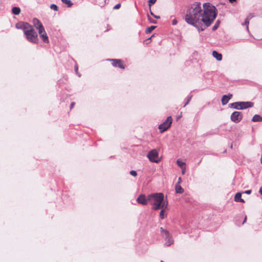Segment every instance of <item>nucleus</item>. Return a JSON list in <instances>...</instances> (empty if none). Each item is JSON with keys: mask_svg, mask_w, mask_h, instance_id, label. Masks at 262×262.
<instances>
[{"mask_svg": "<svg viewBox=\"0 0 262 262\" xmlns=\"http://www.w3.org/2000/svg\"><path fill=\"white\" fill-rule=\"evenodd\" d=\"M156 28V26H151L150 27L147 28L146 29L145 32L147 34L150 33L155 28Z\"/></svg>", "mask_w": 262, "mask_h": 262, "instance_id": "obj_21", "label": "nucleus"}, {"mask_svg": "<svg viewBox=\"0 0 262 262\" xmlns=\"http://www.w3.org/2000/svg\"><path fill=\"white\" fill-rule=\"evenodd\" d=\"M249 20L247 19L246 18L245 19L244 23H242V26H246V30L248 32H249Z\"/></svg>", "mask_w": 262, "mask_h": 262, "instance_id": "obj_22", "label": "nucleus"}, {"mask_svg": "<svg viewBox=\"0 0 262 262\" xmlns=\"http://www.w3.org/2000/svg\"><path fill=\"white\" fill-rule=\"evenodd\" d=\"M230 119L233 122L238 123L243 119V114L242 112L235 111L231 115Z\"/></svg>", "mask_w": 262, "mask_h": 262, "instance_id": "obj_8", "label": "nucleus"}, {"mask_svg": "<svg viewBox=\"0 0 262 262\" xmlns=\"http://www.w3.org/2000/svg\"><path fill=\"white\" fill-rule=\"evenodd\" d=\"M75 104V103L74 102H72L71 103V105H70V109L71 110L74 106Z\"/></svg>", "mask_w": 262, "mask_h": 262, "instance_id": "obj_37", "label": "nucleus"}, {"mask_svg": "<svg viewBox=\"0 0 262 262\" xmlns=\"http://www.w3.org/2000/svg\"><path fill=\"white\" fill-rule=\"evenodd\" d=\"M121 7V4H118L117 5H116L114 7V9H118L119 8H120Z\"/></svg>", "mask_w": 262, "mask_h": 262, "instance_id": "obj_35", "label": "nucleus"}, {"mask_svg": "<svg viewBox=\"0 0 262 262\" xmlns=\"http://www.w3.org/2000/svg\"><path fill=\"white\" fill-rule=\"evenodd\" d=\"M112 61V65L115 67H118L120 69H124V66L122 64L121 60L120 59H111Z\"/></svg>", "mask_w": 262, "mask_h": 262, "instance_id": "obj_12", "label": "nucleus"}, {"mask_svg": "<svg viewBox=\"0 0 262 262\" xmlns=\"http://www.w3.org/2000/svg\"><path fill=\"white\" fill-rule=\"evenodd\" d=\"M177 163L179 166L180 167H183L184 165H185V163L180 161V160H178L177 161Z\"/></svg>", "mask_w": 262, "mask_h": 262, "instance_id": "obj_26", "label": "nucleus"}, {"mask_svg": "<svg viewBox=\"0 0 262 262\" xmlns=\"http://www.w3.org/2000/svg\"><path fill=\"white\" fill-rule=\"evenodd\" d=\"M181 182H182L181 178L180 177V178H179L178 181L176 184L180 185V183H181Z\"/></svg>", "mask_w": 262, "mask_h": 262, "instance_id": "obj_39", "label": "nucleus"}, {"mask_svg": "<svg viewBox=\"0 0 262 262\" xmlns=\"http://www.w3.org/2000/svg\"><path fill=\"white\" fill-rule=\"evenodd\" d=\"M252 190H248L244 192L245 193L247 194H250L251 193Z\"/></svg>", "mask_w": 262, "mask_h": 262, "instance_id": "obj_36", "label": "nucleus"}, {"mask_svg": "<svg viewBox=\"0 0 262 262\" xmlns=\"http://www.w3.org/2000/svg\"><path fill=\"white\" fill-rule=\"evenodd\" d=\"M150 38H151V37H149V38H148L147 39H146V41H147V40H148L150 39Z\"/></svg>", "mask_w": 262, "mask_h": 262, "instance_id": "obj_44", "label": "nucleus"}, {"mask_svg": "<svg viewBox=\"0 0 262 262\" xmlns=\"http://www.w3.org/2000/svg\"><path fill=\"white\" fill-rule=\"evenodd\" d=\"M150 14L153 16L155 18H157V19H159L160 18V17L159 16H157V15H156L155 14H154V13L151 11L150 10Z\"/></svg>", "mask_w": 262, "mask_h": 262, "instance_id": "obj_34", "label": "nucleus"}, {"mask_svg": "<svg viewBox=\"0 0 262 262\" xmlns=\"http://www.w3.org/2000/svg\"><path fill=\"white\" fill-rule=\"evenodd\" d=\"M172 119L171 116L167 118L166 120L162 124L159 125V129L161 133H163L168 129L171 126Z\"/></svg>", "mask_w": 262, "mask_h": 262, "instance_id": "obj_7", "label": "nucleus"}, {"mask_svg": "<svg viewBox=\"0 0 262 262\" xmlns=\"http://www.w3.org/2000/svg\"><path fill=\"white\" fill-rule=\"evenodd\" d=\"M236 0H229V1L230 2V3H233V2H235Z\"/></svg>", "mask_w": 262, "mask_h": 262, "instance_id": "obj_43", "label": "nucleus"}, {"mask_svg": "<svg viewBox=\"0 0 262 262\" xmlns=\"http://www.w3.org/2000/svg\"><path fill=\"white\" fill-rule=\"evenodd\" d=\"M242 194L240 192H237L236 193L235 197H234V200L236 202H242L244 203L245 201L241 198Z\"/></svg>", "mask_w": 262, "mask_h": 262, "instance_id": "obj_16", "label": "nucleus"}, {"mask_svg": "<svg viewBox=\"0 0 262 262\" xmlns=\"http://www.w3.org/2000/svg\"><path fill=\"white\" fill-rule=\"evenodd\" d=\"M217 14L216 8L210 3L203 4L202 8L201 3L195 2L188 6L184 19L188 24L193 26L200 32L212 24Z\"/></svg>", "mask_w": 262, "mask_h": 262, "instance_id": "obj_1", "label": "nucleus"}, {"mask_svg": "<svg viewBox=\"0 0 262 262\" xmlns=\"http://www.w3.org/2000/svg\"><path fill=\"white\" fill-rule=\"evenodd\" d=\"M136 201L138 203L143 205H146L147 204V202H149L147 200V198H146L145 194H141L137 198Z\"/></svg>", "mask_w": 262, "mask_h": 262, "instance_id": "obj_9", "label": "nucleus"}, {"mask_svg": "<svg viewBox=\"0 0 262 262\" xmlns=\"http://www.w3.org/2000/svg\"><path fill=\"white\" fill-rule=\"evenodd\" d=\"M38 33L39 34V36L43 42L45 43H48L49 42V39L48 37L47 36V34L45 31V28H42V29H39Z\"/></svg>", "mask_w": 262, "mask_h": 262, "instance_id": "obj_10", "label": "nucleus"}, {"mask_svg": "<svg viewBox=\"0 0 262 262\" xmlns=\"http://www.w3.org/2000/svg\"><path fill=\"white\" fill-rule=\"evenodd\" d=\"M30 26L31 25L27 23L19 22L16 24V28L17 29L23 30L24 31V33H25V31L28 29Z\"/></svg>", "mask_w": 262, "mask_h": 262, "instance_id": "obj_11", "label": "nucleus"}, {"mask_svg": "<svg viewBox=\"0 0 262 262\" xmlns=\"http://www.w3.org/2000/svg\"><path fill=\"white\" fill-rule=\"evenodd\" d=\"M75 71L77 74H78V66H75L74 67Z\"/></svg>", "mask_w": 262, "mask_h": 262, "instance_id": "obj_40", "label": "nucleus"}, {"mask_svg": "<svg viewBox=\"0 0 262 262\" xmlns=\"http://www.w3.org/2000/svg\"><path fill=\"white\" fill-rule=\"evenodd\" d=\"M220 24V21L219 20H217L214 25L212 27V30L213 31L216 30L219 28Z\"/></svg>", "mask_w": 262, "mask_h": 262, "instance_id": "obj_23", "label": "nucleus"}, {"mask_svg": "<svg viewBox=\"0 0 262 262\" xmlns=\"http://www.w3.org/2000/svg\"><path fill=\"white\" fill-rule=\"evenodd\" d=\"M50 8L54 11H58V7L55 4H51L50 5Z\"/></svg>", "mask_w": 262, "mask_h": 262, "instance_id": "obj_27", "label": "nucleus"}, {"mask_svg": "<svg viewBox=\"0 0 262 262\" xmlns=\"http://www.w3.org/2000/svg\"><path fill=\"white\" fill-rule=\"evenodd\" d=\"M246 220H247V216H246L245 217L244 220V221L243 222V224H244L246 222Z\"/></svg>", "mask_w": 262, "mask_h": 262, "instance_id": "obj_42", "label": "nucleus"}, {"mask_svg": "<svg viewBox=\"0 0 262 262\" xmlns=\"http://www.w3.org/2000/svg\"><path fill=\"white\" fill-rule=\"evenodd\" d=\"M177 20L176 19H173L172 21V24L173 25H176L177 24Z\"/></svg>", "mask_w": 262, "mask_h": 262, "instance_id": "obj_38", "label": "nucleus"}, {"mask_svg": "<svg viewBox=\"0 0 262 262\" xmlns=\"http://www.w3.org/2000/svg\"><path fill=\"white\" fill-rule=\"evenodd\" d=\"M252 121L253 122H261L262 121V117L259 115H255L252 119Z\"/></svg>", "mask_w": 262, "mask_h": 262, "instance_id": "obj_18", "label": "nucleus"}, {"mask_svg": "<svg viewBox=\"0 0 262 262\" xmlns=\"http://www.w3.org/2000/svg\"><path fill=\"white\" fill-rule=\"evenodd\" d=\"M147 17H148V20L151 23L155 24H157V21L156 20H154L152 18H151L148 15H147Z\"/></svg>", "mask_w": 262, "mask_h": 262, "instance_id": "obj_31", "label": "nucleus"}, {"mask_svg": "<svg viewBox=\"0 0 262 262\" xmlns=\"http://www.w3.org/2000/svg\"><path fill=\"white\" fill-rule=\"evenodd\" d=\"M160 231L162 235L165 238L166 242L165 246H169L173 244V240L172 237L170 236L168 231L165 230L163 228H160Z\"/></svg>", "mask_w": 262, "mask_h": 262, "instance_id": "obj_6", "label": "nucleus"}, {"mask_svg": "<svg viewBox=\"0 0 262 262\" xmlns=\"http://www.w3.org/2000/svg\"><path fill=\"white\" fill-rule=\"evenodd\" d=\"M212 55L218 61H221L222 59V55L216 51L212 52Z\"/></svg>", "mask_w": 262, "mask_h": 262, "instance_id": "obj_15", "label": "nucleus"}, {"mask_svg": "<svg viewBox=\"0 0 262 262\" xmlns=\"http://www.w3.org/2000/svg\"><path fill=\"white\" fill-rule=\"evenodd\" d=\"M152 205V209L157 210L161 208L162 204L151 203Z\"/></svg>", "mask_w": 262, "mask_h": 262, "instance_id": "obj_20", "label": "nucleus"}, {"mask_svg": "<svg viewBox=\"0 0 262 262\" xmlns=\"http://www.w3.org/2000/svg\"><path fill=\"white\" fill-rule=\"evenodd\" d=\"M12 12L15 15H18L20 12V9L17 7H14L12 9Z\"/></svg>", "mask_w": 262, "mask_h": 262, "instance_id": "obj_19", "label": "nucleus"}, {"mask_svg": "<svg viewBox=\"0 0 262 262\" xmlns=\"http://www.w3.org/2000/svg\"><path fill=\"white\" fill-rule=\"evenodd\" d=\"M130 174L134 176V177H136L137 176V172L135 171V170H131L130 172H129Z\"/></svg>", "mask_w": 262, "mask_h": 262, "instance_id": "obj_33", "label": "nucleus"}, {"mask_svg": "<svg viewBox=\"0 0 262 262\" xmlns=\"http://www.w3.org/2000/svg\"><path fill=\"white\" fill-rule=\"evenodd\" d=\"M160 262H164V261H163V260H161V261H160Z\"/></svg>", "mask_w": 262, "mask_h": 262, "instance_id": "obj_46", "label": "nucleus"}, {"mask_svg": "<svg viewBox=\"0 0 262 262\" xmlns=\"http://www.w3.org/2000/svg\"><path fill=\"white\" fill-rule=\"evenodd\" d=\"M61 1L65 4L67 5L69 7L72 6L73 3L70 0H61Z\"/></svg>", "mask_w": 262, "mask_h": 262, "instance_id": "obj_24", "label": "nucleus"}, {"mask_svg": "<svg viewBox=\"0 0 262 262\" xmlns=\"http://www.w3.org/2000/svg\"><path fill=\"white\" fill-rule=\"evenodd\" d=\"M182 173L184 174V171H182Z\"/></svg>", "mask_w": 262, "mask_h": 262, "instance_id": "obj_45", "label": "nucleus"}, {"mask_svg": "<svg viewBox=\"0 0 262 262\" xmlns=\"http://www.w3.org/2000/svg\"><path fill=\"white\" fill-rule=\"evenodd\" d=\"M165 217V214H164V209H162L160 212V217L161 219H164Z\"/></svg>", "mask_w": 262, "mask_h": 262, "instance_id": "obj_28", "label": "nucleus"}, {"mask_svg": "<svg viewBox=\"0 0 262 262\" xmlns=\"http://www.w3.org/2000/svg\"><path fill=\"white\" fill-rule=\"evenodd\" d=\"M175 190L177 193H182L184 192V189L179 184L175 185Z\"/></svg>", "mask_w": 262, "mask_h": 262, "instance_id": "obj_17", "label": "nucleus"}, {"mask_svg": "<svg viewBox=\"0 0 262 262\" xmlns=\"http://www.w3.org/2000/svg\"><path fill=\"white\" fill-rule=\"evenodd\" d=\"M147 157L151 162L158 163L160 161V159L159 158V152L156 149H153L149 151Z\"/></svg>", "mask_w": 262, "mask_h": 262, "instance_id": "obj_5", "label": "nucleus"}, {"mask_svg": "<svg viewBox=\"0 0 262 262\" xmlns=\"http://www.w3.org/2000/svg\"><path fill=\"white\" fill-rule=\"evenodd\" d=\"M254 14L253 13H250L249 14L247 17L246 18L247 19H248V20H250V19H251L253 17H254Z\"/></svg>", "mask_w": 262, "mask_h": 262, "instance_id": "obj_29", "label": "nucleus"}, {"mask_svg": "<svg viewBox=\"0 0 262 262\" xmlns=\"http://www.w3.org/2000/svg\"><path fill=\"white\" fill-rule=\"evenodd\" d=\"M253 106V103L251 102H235L229 104V107L236 110H245Z\"/></svg>", "mask_w": 262, "mask_h": 262, "instance_id": "obj_3", "label": "nucleus"}, {"mask_svg": "<svg viewBox=\"0 0 262 262\" xmlns=\"http://www.w3.org/2000/svg\"><path fill=\"white\" fill-rule=\"evenodd\" d=\"M24 34L29 41L34 43L38 42V35L32 26H30L29 29L25 31Z\"/></svg>", "mask_w": 262, "mask_h": 262, "instance_id": "obj_2", "label": "nucleus"}, {"mask_svg": "<svg viewBox=\"0 0 262 262\" xmlns=\"http://www.w3.org/2000/svg\"><path fill=\"white\" fill-rule=\"evenodd\" d=\"M167 205H168V202H165L163 201V202L162 203L161 208H163V209L166 208L167 207Z\"/></svg>", "mask_w": 262, "mask_h": 262, "instance_id": "obj_30", "label": "nucleus"}, {"mask_svg": "<svg viewBox=\"0 0 262 262\" xmlns=\"http://www.w3.org/2000/svg\"><path fill=\"white\" fill-rule=\"evenodd\" d=\"M157 0H149L148 1V5L150 7L151 5L154 4L156 2Z\"/></svg>", "mask_w": 262, "mask_h": 262, "instance_id": "obj_32", "label": "nucleus"}, {"mask_svg": "<svg viewBox=\"0 0 262 262\" xmlns=\"http://www.w3.org/2000/svg\"><path fill=\"white\" fill-rule=\"evenodd\" d=\"M33 23L34 26V27L38 30L39 29H42L43 28V26L41 23L36 18H33Z\"/></svg>", "mask_w": 262, "mask_h": 262, "instance_id": "obj_13", "label": "nucleus"}, {"mask_svg": "<svg viewBox=\"0 0 262 262\" xmlns=\"http://www.w3.org/2000/svg\"><path fill=\"white\" fill-rule=\"evenodd\" d=\"M192 95H189V96H187V97L186 98V102L185 103V104L184 105V107L186 106L189 103V102H190V101L191 100V99L192 98Z\"/></svg>", "mask_w": 262, "mask_h": 262, "instance_id": "obj_25", "label": "nucleus"}, {"mask_svg": "<svg viewBox=\"0 0 262 262\" xmlns=\"http://www.w3.org/2000/svg\"><path fill=\"white\" fill-rule=\"evenodd\" d=\"M232 97V94H229L228 95H224L222 98V103L223 105H226L228 103L229 101L231 99Z\"/></svg>", "mask_w": 262, "mask_h": 262, "instance_id": "obj_14", "label": "nucleus"}, {"mask_svg": "<svg viewBox=\"0 0 262 262\" xmlns=\"http://www.w3.org/2000/svg\"><path fill=\"white\" fill-rule=\"evenodd\" d=\"M259 192L260 193V194L261 195H262V186L260 188L259 190Z\"/></svg>", "mask_w": 262, "mask_h": 262, "instance_id": "obj_41", "label": "nucleus"}, {"mask_svg": "<svg viewBox=\"0 0 262 262\" xmlns=\"http://www.w3.org/2000/svg\"><path fill=\"white\" fill-rule=\"evenodd\" d=\"M164 196L162 193H154L147 196V200L151 203L162 204L163 202Z\"/></svg>", "mask_w": 262, "mask_h": 262, "instance_id": "obj_4", "label": "nucleus"}]
</instances>
